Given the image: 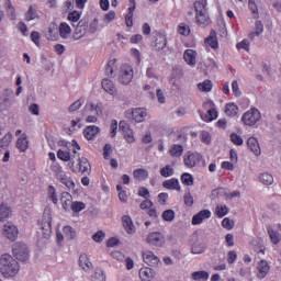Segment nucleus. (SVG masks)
<instances>
[{
	"mask_svg": "<svg viewBox=\"0 0 281 281\" xmlns=\"http://www.w3.org/2000/svg\"><path fill=\"white\" fill-rule=\"evenodd\" d=\"M19 271H21V266L12 255L3 254L0 257V273L3 278H16Z\"/></svg>",
	"mask_w": 281,
	"mask_h": 281,
	"instance_id": "f257e3e1",
	"label": "nucleus"
},
{
	"mask_svg": "<svg viewBox=\"0 0 281 281\" xmlns=\"http://www.w3.org/2000/svg\"><path fill=\"white\" fill-rule=\"evenodd\" d=\"M76 159H78L77 164L74 160L69 162V168L71 172H82V175H91V164H89V159L85 157L80 158V154H78V157H76Z\"/></svg>",
	"mask_w": 281,
	"mask_h": 281,
	"instance_id": "f03ea898",
	"label": "nucleus"
},
{
	"mask_svg": "<svg viewBox=\"0 0 281 281\" xmlns=\"http://www.w3.org/2000/svg\"><path fill=\"white\" fill-rule=\"evenodd\" d=\"M71 147L72 148L70 149V151L59 149L57 151L58 159H60L61 161H74V159L78 157V150H80V145L76 139H74L71 142Z\"/></svg>",
	"mask_w": 281,
	"mask_h": 281,
	"instance_id": "7ed1b4c3",
	"label": "nucleus"
},
{
	"mask_svg": "<svg viewBox=\"0 0 281 281\" xmlns=\"http://www.w3.org/2000/svg\"><path fill=\"white\" fill-rule=\"evenodd\" d=\"M12 251L14 258L20 262H26V260H30V250L27 249V245L16 243L13 245Z\"/></svg>",
	"mask_w": 281,
	"mask_h": 281,
	"instance_id": "20e7f679",
	"label": "nucleus"
},
{
	"mask_svg": "<svg viewBox=\"0 0 281 281\" xmlns=\"http://www.w3.org/2000/svg\"><path fill=\"white\" fill-rule=\"evenodd\" d=\"M260 110L252 108L248 110L246 113H244L241 120L246 126H254L255 124H258L260 122Z\"/></svg>",
	"mask_w": 281,
	"mask_h": 281,
	"instance_id": "39448f33",
	"label": "nucleus"
},
{
	"mask_svg": "<svg viewBox=\"0 0 281 281\" xmlns=\"http://www.w3.org/2000/svg\"><path fill=\"white\" fill-rule=\"evenodd\" d=\"M134 75L135 72L133 71V67L131 65H122L119 72V82H121V85H131Z\"/></svg>",
	"mask_w": 281,
	"mask_h": 281,
	"instance_id": "423d86ee",
	"label": "nucleus"
},
{
	"mask_svg": "<svg viewBox=\"0 0 281 281\" xmlns=\"http://www.w3.org/2000/svg\"><path fill=\"white\" fill-rule=\"evenodd\" d=\"M146 244L150 247H164L166 245V237L159 232H153L147 235Z\"/></svg>",
	"mask_w": 281,
	"mask_h": 281,
	"instance_id": "0eeeda50",
	"label": "nucleus"
},
{
	"mask_svg": "<svg viewBox=\"0 0 281 281\" xmlns=\"http://www.w3.org/2000/svg\"><path fill=\"white\" fill-rule=\"evenodd\" d=\"M120 131L123 133V137L127 144H135V132L131 128V125L125 121H121L119 124Z\"/></svg>",
	"mask_w": 281,
	"mask_h": 281,
	"instance_id": "6e6552de",
	"label": "nucleus"
},
{
	"mask_svg": "<svg viewBox=\"0 0 281 281\" xmlns=\"http://www.w3.org/2000/svg\"><path fill=\"white\" fill-rule=\"evenodd\" d=\"M87 30H89V19L83 18L75 26V41H80V38H82L87 34Z\"/></svg>",
	"mask_w": 281,
	"mask_h": 281,
	"instance_id": "1a4fd4ad",
	"label": "nucleus"
},
{
	"mask_svg": "<svg viewBox=\"0 0 281 281\" xmlns=\"http://www.w3.org/2000/svg\"><path fill=\"white\" fill-rule=\"evenodd\" d=\"M202 160L203 156L199 153H188L183 158L184 166H187V168H194L195 166H199Z\"/></svg>",
	"mask_w": 281,
	"mask_h": 281,
	"instance_id": "9d476101",
	"label": "nucleus"
},
{
	"mask_svg": "<svg viewBox=\"0 0 281 281\" xmlns=\"http://www.w3.org/2000/svg\"><path fill=\"white\" fill-rule=\"evenodd\" d=\"M41 233L44 238H49L52 236V215L45 211L44 217L42 220Z\"/></svg>",
	"mask_w": 281,
	"mask_h": 281,
	"instance_id": "9b49d317",
	"label": "nucleus"
},
{
	"mask_svg": "<svg viewBox=\"0 0 281 281\" xmlns=\"http://www.w3.org/2000/svg\"><path fill=\"white\" fill-rule=\"evenodd\" d=\"M143 260L145 265H148V267H159L161 265V260H159V257L155 255L151 250H146L143 252Z\"/></svg>",
	"mask_w": 281,
	"mask_h": 281,
	"instance_id": "f8f14e48",
	"label": "nucleus"
},
{
	"mask_svg": "<svg viewBox=\"0 0 281 281\" xmlns=\"http://www.w3.org/2000/svg\"><path fill=\"white\" fill-rule=\"evenodd\" d=\"M2 234L9 240H16V236H19V228L16 227V225H14L12 223H7L3 226Z\"/></svg>",
	"mask_w": 281,
	"mask_h": 281,
	"instance_id": "ddd939ff",
	"label": "nucleus"
},
{
	"mask_svg": "<svg viewBox=\"0 0 281 281\" xmlns=\"http://www.w3.org/2000/svg\"><path fill=\"white\" fill-rule=\"evenodd\" d=\"M130 115L132 116V120L134 122L139 124V123L144 122V120H146L148 112L144 108H135V109H132Z\"/></svg>",
	"mask_w": 281,
	"mask_h": 281,
	"instance_id": "4468645a",
	"label": "nucleus"
},
{
	"mask_svg": "<svg viewBox=\"0 0 281 281\" xmlns=\"http://www.w3.org/2000/svg\"><path fill=\"white\" fill-rule=\"evenodd\" d=\"M212 217L211 210H202L192 217V225H201L204 221Z\"/></svg>",
	"mask_w": 281,
	"mask_h": 281,
	"instance_id": "2eb2a0df",
	"label": "nucleus"
},
{
	"mask_svg": "<svg viewBox=\"0 0 281 281\" xmlns=\"http://www.w3.org/2000/svg\"><path fill=\"white\" fill-rule=\"evenodd\" d=\"M85 113H93L94 115H102L103 105L102 103L88 102L83 108Z\"/></svg>",
	"mask_w": 281,
	"mask_h": 281,
	"instance_id": "dca6fc26",
	"label": "nucleus"
},
{
	"mask_svg": "<svg viewBox=\"0 0 281 281\" xmlns=\"http://www.w3.org/2000/svg\"><path fill=\"white\" fill-rule=\"evenodd\" d=\"M258 274L257 278L259 280H265V278H267V274L269 273L271 267H269V262H267V260H261L258 266Z\"/></svg>",
	"mask_w": 281,
	"mask_h": 281,
	"instance_id": "f3484780",
	"label": "nucleus"
},
{
	"mask_svg": "<svg viewBox=\"0 0 281 281\" xmlns=\"http://www.w3.org/2000/svg\"><path fill=\"white\" fill-rule=\"evenodd\" d=\"M16 148L20 153H25L27 148H30V138H27V134L23 133L16 140Z\"/></svg>",
	"mask_w": 281,
	"mask_h": 281,
	"instance_id": "a211bd4d",
	"label": "nucleus"
},
{
	"mask_svg": "<svg viewBox=\"0 0 281 281\" xmlns=\"http://www.w3.org/2000/svg\"><path fill=\"white\" fill-rule=\"evenodd\" d=\"M57 180L63 183V186H65L66 188H68L69 190H75L76 189V182H74V179H71V177L69 175H67L66 172L61 173Z\"/></svg>",
	"mask_w": 281,
	"mask_h": 281,
	"instance_id": "6ab92c4d",
	"label": "nucleus"
},
{
	"mask_svg": "<svg viewBox=\"0 0 281 281\" xmlns=\"http://www.w3.org/2000/svg\"><path fill=\"white\" fill-rule=\"evenodd\" d=\"M162 188H166V190H177V192L181 191V184L179 183V179L177 178L165 180L162 182Z\"/></svg>",
	"mask_w": 281,
	"mask_h": 281,
	"instance_id": "aec40b11",
	"label": "nucleus"
},
{
	"mask_svg": "<svg viewBox=\"0 0 281 281\" xmlns=\"http://www.w3.org/2000/svg\"><path fill=\"white\" fill-rule=\"evenodd\" d=\"M247 146L256 155V157H259L261 155L260 144L258 143V138L250 137L247 140Z\"/></svg>",
	"mask_w": 281,
	"mask_h": 281,
	"instance_id": "412c9836",
	"label": "nucleus"
},
{
	"mask_svg": "<svg viewBox=\"0 0 281 281\" xmlns=\"http://www.w3.org/2000/svg\"><path fill=\"white\" fill-rule=\"evenodd\" d=\"M166 45H168V40L166 38V35L158 34L154 43L156 52H161V49H166Z\"/></svg>",
	"mask_w": 281,
	"mask_h": 281,
	"instance_id": "4be33fe9",
	"label": "nucleus"
},
{
	"mask_svg": "<svg viewBox=\"0 0 281 281\" xmlns=\"http://www.w3.org/2000/svg\"><path fill=\"white\" fill-rule=\"evenodd\" d=\"M130 8H128V13L125 16V23L127 27H133V16L135 14V8H136V2L135 0H130Z\"/></svg>",
	"mask_w": 281,
	"mask_h": 281,
	"instance_id": "5701e85b",
	"label": "nucleus"
},
{
	"mask_svg": "<svg viewBox=\"0 0 281 281\" xmlns=\"http://www.w3.org/2000/svg\"><path fill=\"white\" fill-rule=\"evenodd\" d=\"M79 267L83 271H91V269H93V263H91L87 254H81L80 255V257H79Z\"/></svg>",
	"mask_w": 281,
	"mask_h": 281,
	"instance_id": "b1692460",
	"label": "nucleus"
},
{
	"mask_svg": "<svg viewBox=\"0 0 281 281\" xmlns=\"http://www.w3.org/2000/svg\"><path fill=\"white\" fill-rule=\"evenodd\" d=\"M183 58H184L187 65H190L191 67H194V65H196V50L187 49L184 52Z\"/></svg>",
	"mask_w": 281,
	"mask_h": 281,
	"instance_id": "393cba45",
	"label": "nucleus"
},
{
	"mask_svg": "<svg viewBox=\"0 0 281 281\" xmlns=\"http://www.w3.org/2000/svg\"><path fill=\"white\" fill-rule=\"evenodd\" d=\"M98 133H100V127L95 125H89L85 128L83 136L86 139L91 140L95 137V135H98Z\"/></svg>",
	"mask_w": 281,
	"mask_h": 281,
	"instance_id": "a878e982",
	"label": "nucleus"
},
{
	"mask_svg": "<svg viewBox=\"0 0 281 281\" xmlns=\"http://www.w3.org/2000/svg\"><path fill=\"white\" fill-rule=\"evenodd\" d=\"M123 227L127 234H135V225L133 224V220L128 215H124L122 217Z\"/></svg>",
	"mask_w": 281,
	"mask_h": 281,
	"instance_id": "bb28decb",
	"label": "nucleus"
},
{
	"mask_svg": "<svg viewBox=\"0 0 281 281\" xmlns=\"http://www.w3.org/2000/svg\"><path fill=\"white\" fill-rule=\"evenodd\" d=\"M196 23L200 27H207L210 24V14L206 13H195Z\"/></svg>",
	"mask_w": 281,
	"mask_h": 281,
	"instance_id": "cd10ccee",
	"label": "nucleus"
},
{
	"mask_svg": "<svg viewBox=\"0 0 281 281\" xmlns=\"http://www.w3.org/2000/svg\"><path fill=\"white\" fill-rule=\"evenodd\" d=\"M139 278L142 281H153V278H155V272L151 268H142L139 270Z\"/></svg>",
	"mask_w": 281,
	"mask_h": 281,
	"instance_id": "c85d7f7f",
	"label": "nucleus"
},
{
	"mask_svg": "<svg viewBox=\"0 0 281 281\" xmlns=\"http://www.w3.org/2000/svg\"><path fill=\"white\" fill-rule=\"evenodd\" d=\"M36 19H41L38 15V11L36 10V7L30 5L29 10L25 13V21H36Z\"/></svg>",
	"mask_w": 281,
	"mask_h": 281,
	"instance_id": "c756f323",
	"label": "nucleus"
},
{
	"mask_svg": "<svg viewBox=\"0 0 281 281\" xmlns=\"http://www.w3.org/2000/svg\"><path fill=\"white\" fill-rule=\"evenodd\" d=\"M195 14L207 13V0H198L194 2Z\"/></svg>",
	"mask_w": 281,
	"mask_h": 281,
	"instance_id": "7c9ffc66",
	"label": "nucleus"
},
{
	"mask_svg": "<svg viewBox=\"0 0 281 281\" xmlns=\"http://www.w3.org/2000/svg\"><path fill=\"white\" fill-rule=\"evenodd\" d=\"M206 45H210L212 49H218V38L216 37V31H211L210 36L205 38Z\"/></svg>",
	"mask_w": 281,
	"mask_h": 281,
	"instance_id": "2f4dec72",
	"label": "nucleus"
},
{
	"mask_svg": "<svg viewBox=\"0 0 281 281\" xmlns=\"http://www.w3.org/2000/svg\"><path fill=\"white\" fill-rule=\"evenodd\" d=\"M102 88L110 95H115V93H116L115 86L113 85V81L111 79H103L102 80Z\"/></svg>",
	"mask_w": 281,
	"mask_h": 281,
	"instance_id": "473e14b6",
	"label": "nucleus"
},
{
	"mask_svg": "<svg viewBox=\"0 0 281 281\" xmlns=\"http://www.w3.org/2000/svg\"><path fill=\"white\" fill-rule=\"evenodd\" d=\"M265 32V24L261 21L255 22V32L249 33L248 37L254 41L255 36H260Z\"/></svg>",
	"mask_w": 281,
	"mask_h": 281,
	"instance_id": "72a5a7b5",
	"label": "nucleus"
},
{
	"mask_svg": "<svg viewBox=\"0 0 281 281\" xmlns=\"http://www.w3.org/2000/svg\"><path fill=\"white\" fill-rule=\"evenodd\" d=\"M60 201H61V205L65 210H69V207H71V204L74 202V198L70 195L69 192H64L61 193V198H60Z\"/></svg>",
	"mask_w": 281,
	"mask_h": 281,
	"instance_id": "f704fd0d",
	"label": "nucleus"
},
{
	"mask_svg": "<svg viewBox=\"0 0 281 281\" xmlns=\"http://www.w3.org/2000/svg\"><path fill=\"white\" fill-rule=\"evenodd\" d=\"M259 181L262 186H273V176L269 172H261L259 175Z\"/></svg>",
	"mask_w": 281,
	"mask_h": 281,
	"instance_id": "c9c22d12",
	"label": "nucleus"
},
{
	"mask_svg": "<svg viewBox=\"0 0 281 281\" xmlns=\"http://www.w3.org/2000/svg\"><path fill=\"white\" fill-rule=\"evenodd\" d=\"M71 34V26L67 24V22H61L59 24V36L63 38H69V35Z\"/></svg>",
	"mask_w": 281,
	"mask_h": 281,
	"instance_id": "e433bc0d",
	"label": "nucleus"
},
{
	"mask_svg": "<svg viewBox=\"0 0 281 281\" xmlns=\"http://www.w3.org/2000/svg\"><path fill=\"white\" fill-rule=\"evenodd\" d=\"M217 117H218V112H216V109H210L207 113L201 115V119L204 122H213V120H216Z\"/></svg>",
	"mask_w": 281,
	"mask_h": 281,
	"instance_id": "4c0bfd02",
	"label": "nucleus"
},
{
	"mask_svg": "<svg viewBox=\"0 0 281 281\" xmlns=\"http://www.w3.org/2000/svg\"><path fill=\"white\" fill-rule=\"evenodd\" d=\"M191 278L194 281L210 280V273L205 270L195 271L191 274Z\"/></svg>",
	"mask_w": 281,
	"mask_h": 281,
	"instance_id": "58836bf2",
	"label": "nucleus"
},
{
	"mask_svg": "<svg viewBox=\"0 0 281 281\" xmlns=\"http://www.w3.org/2000/svg\"><path fill=\"white\" fill-rule=\"evenodd\" d=\"M225 114L228 117H234L238 114V105H236V103H227L225 106Z\"/></svg>",
	"mask_w": 281,
	"mask_h": 281,
	"instance_id": "ea45409f",
	"label": "nucleus"
},
{
	"mask_svg": "<svg viewBox=\"0 0 281 281\" xmlns=\"http://www.w3.org/2000/svg\"><path fill=\"white\" fill-rule=\"evenodd\" d=\"M227 214H229V207H227V205L218 204L215 207V215L217 216V218H223V216H227Z\"/></svg>",
	"mask_w": 281,
	"mask_h": 281,
	"instance_id": "a19ab883",
	"label": "nucleus"
},
{
	"mask_svg": "<svg viewBox=\"0 0 281 281\" xmlns=\"http://www.w3.org/2000/svg\"><path fill=\"white\" fill-rule=\"evenodd\" d=\"M5 5H7V14L10 21H16V10L14 9V5H12V2L10 0H7Z\"/></svg>",
	"mask_w": 281,
	"mask_h": 281,
	"instance_id": "79ce46f5",
	"label": "nucleus"
},
{
	"mask_svg": "<svg viewBox=\"0 0 281 281\" xmlns=\"http://www.w3.org/2000/svg\"><path fill=\"white\" fill-rule=\"evenodd\" d=\"M169 155L171 157H181V155H183V147L179 144L171 145L169 149Z\"/></svg>",
	"mask_w": 281,
	"mask_h": 281,
	"instance_id": "37998d69",
	"label": "nucleus"
},
{
	"mask_svg": "<svg viewBox=\"0 0 281 281\" xmlns=\"http://www.w3.org/2000/svg\"><path fill=\"white\" fill-rule=\"evenodd\" d=\"M133 175L138 181H146L148 179V170L146 169H135Z\"/></svg>",
	"mask_w": 281,
	"mask_h": 281,
	"instance_id": "c03bdc74",
	"label": "nucleus"
},
{
	"mask_svg": "<svg viewBox=\"0 0 281 281\" xmlns=\"http://www.w3.org/2000/svg\"><path fill=\"white\" fill-rule=\"evenodd\" d=\"M268 234H269L271 243L273 245H278V243H280L281 236H280V233L278 231H273V228L269 227L268 228Z\"/></svg>",
	"mask_w": 281,
	"mask_h": 281,
	"instance_id": "a18cd8bd",
	"label": "nucleus"
},
{
	"mask_svg": "<svg viewBox=\"0 0 281 281\" xmlns=\"http://www.w3.org/2000/svg\"><path fill=\"white\" fill-rule=\"evenodd\" d=\"M10 214H12V211L10 210L8 204H1L0 205V221L9 218Z\"/></svg>",
	"mask_w": 281,
	"mask_h": 281,
	"instance_id": "49530a36",
	"label": "nucleus"
},
{
	"mask_svg": "<svg viewBox=\"0 0 281 281\" xmlns=\"http://www.w3.org/2000/svg\"><path fill=\"white\" fill-rule=\"evenodd\" d=\"M212 87H213L212 81L207 79L198 85V89L205 93H210V91H212Z\"/></svg>",
	"mask_w": 281,
	"mask_h": 281,
	"instance_id": "de8ad7c7",
	"label": "nucleus"
},
{
	"mask_svg": "<svg viewBox=\"0 0 281 281\" xmlns=\"http://www.w3.org/2000/svg\"><path fill=\"white\" fill-rule=\"evenodd\" d=\"M64 232V236H66V238H68V240H74V238H76L77 234H76V229L71 226H65L63 228Z\"/></svg>",
	"mask_w": 281,
	"mask_h": 281,
	"instance_id": "09e8293b",
	"label": "nucleus"
},
{
	"mask_svg": "<svg viewBox=\"0 0 281 281\" xmlns=\"http://www.w3.org/2000/svg\"><path fill=\"white\" fill-rule=\"evenodd\" d=\"M92 281H106V274L104 273V270L100 268L97 269L92 276Z\"/></svg>",
	"mask_w": 281,
	"mask_h": 281,
	"instance_id": "8fccbe9b",
	"label": "nucleus"
},
{
	"mask_svg": "<svg viewBox=\"0 0 281 281\" xmlns=\"http://www.w3.org/2000/svg\"><path fill=\"white\" fill-rule=\"evenodd\" d=\"M160 175L165 178L172 177V175H175V169L172 168V166L167 165L160 169Z\"/></svg>",
	"mask_w": 281,
	"mask_h": 281,
	"instance_id": "3c124183",
	"label": "nucleus"
},
{
	"mask_svg": "<svg viewBox=\"0 0 281 281\" xmlns=\"http://www.w3.org/2000/svg\"><path fill=\"white\" fill-rule=\"evenodd\" d=\"M181 181L184 186H194V177L188 172L182 173Z\"/></svg>",
	"mask_w": 281,
	"mask_h": 281,
	"instance_id": "603ef678",
	"label": "nucleus"
},
{
	"mask_svg": "<svg viewBox=\"0 0 281 281\" xmlns=\"http://www.w3.org/2000/svg\"><path fill=\"white\" fill-rule=\"evenodd\" d=\"M52 172L55 173L56 179H58L65 171L63 170V167L58 165V162H53L50 165Z\"/></svg>",
	"mask_w": 281,
	"mask_h": 281,
	"instance_id": "864d4df0",
	"label": "nucleus"
},
{
	"mask_svg": "<svg viewBox=\"0 0 281 281\" xmlns=\"http://www.w3.org/2000/svg\"><path fill=\"white\" fill-rule=\"evenodd\" d=\"M80 12L78 11H72L68 14V21H70V23H72V27H76L75 23H78V21H80Z\"/></svg>",
	"mask_w": 281,
	"mask_h": 281,
	"instance_id": "5fc2aeb1",
	"label": "nucleus"
},
{
	"mask_svg": "<svg viewBox=\"0 0 281 281\" xmlns=\"http://www.w3.org/2000/svg\"><path fill=\"white\" fill-rule=\"evenodd\" d=\"M205 252V245L203 244H193L191 247V254L199 255Z\"/></svg>",
	"mask_w": 281,
	"mask_h": 281,
	"instance_id": "6e6d98bb",
	"label": "nucleus"
},
{
	"mask_svg": "<svg viewBox=\"0 0 281 281\" xmlns=\"http://www.w3.org/2000/svg\"><path fill=\"white\" fill-rule=\"evenodd\" d=\"M104 238H106V233L103 231H98L92 235V240H94V243H102Z\"/></svg>",
	"mask_w": 281,
	"mask_h": 281,
	"instance_id": "4d7b16f0",
	"label": "nucleus"
},
{
	"mask_svg": "<svg viewBox=\"0 0 281 281\" xmlns=\"http://www.w3.org/2000/svg\"><path fill=\"white\" fill-rule=\"evenodd\" d=\"M183 201L187 207H192V205H194V198L192 196V193H190V191L184 193Z\"/></svg>",
	"mask_w": 281,
	"mask_h": 281,
	"instance_id": "13d9d810",
	"label": "nucleus"
},
{
	"mask_svg": "<svg viewBox=\"0 0 281 281\" xmlns=\"http://www.w3.org/2000/svg\"><path fill=\"white\" fill-rule=\"evenodd\" d=\"M48 198L55 205L58 203V196H56V188L54 186L48 187Z\"/></svg>",
	"mask_w": 281,
	"mask_h": 281,
	"instance_id": "bf43d9fd",
	"label": "nucleus"
},
{
	"mask_svg": "<svg viewBox=\"0 0 281 281\" xmlns=\"http://www.w3.org/2000/svg\"><path fill=\"white\" fill-rule=\"evenodd\" d=\"M162 218L168 223H172L175 221V212L172 210H166L162 212Z\"/></svg>",
	"mask_w": 281,
	"mask_h": 281,
	"instance_id": "052dcab7",
	"label": "nucleus"
},
{
	"mask_svg": "<svg viewBox=\"0 0 281 281\" xmlns=\"http://www.w3.org/2000/svg\"><path fill=\"white\" fill-rule=\"evenodd\" d=\"M231 142H233V144H235V146H243L244 144V139L240 135L233 133L231 134Z\"/></svg>",
	"mask_w": 281,
	"mask_h": 281,
	"instance_id": "680f3d73",
	"label": "nucleus"
},
{
	"mask_svg": "<svg viewBox=\"0 0 281 281\" xmlns=\"http://www.w3.org/2000/svg\"><path fill=\"white\" fill-rule=\"evenodd\" d=\"M71 210L72 212H82V210H85V207H87V205L85 204V202H72L71 203Z\"/></svg>",
	"mask_w": 281,
	"mask_h": 281,
	"instance_id": "e2e57ef3",
	"label": "nucleus"
},
{
	"mask_svg": "<svg viewBox=\"0 0 281 281\" xmlns=\"http://www.w3.org/2000/svg\"><path fill=\"white\" fill-rule=\"evenodd\" d=\"M12 142V134L8 133L3 136V138L0 140V148H5V146H10V143Z\"/></svg>",
	"mask_w": 281,
	"mask_h": 281,
	"instance_id": "0e129e2a",
	"label": "nucleus"
},
{
	"mask_svg": "<svg viewBox=\"0 0 281 281\" xmlns=\"http://www.w3.org/2000/svg\"><path fill=\"white\" fill-rule=\"evenodd\" d=\"M115 16H116L115 11H110V12L105 13V15L103 18V23L109 25V23L115 21Z\"/></svg>",
	"mask_w": 281,
	"mask_h": 281,
	"instance_id": "69168bd1",
	"label": "nucleus"
},
{
	"mask_svg": "<svg viewBox=\"0 0 281 281\" xmlns=\"http://www.w3.org/2000/svg\"><path fill=\"white\" fill-rule=\"evenodd\" d=\"M178 32L179 34H181L182 36H190V26L181 23L179 26H178Z\"/></svg>",
	"mask_w": 281,
	"mask_h": 281,
	"instance_id": "338daca9",
	"label": "nucleus"
},
{
	"mask_svg": "<svg viewBox=\"0 0 281 281\" xmlns=\"http://www.w3.org/2000/svg\"><path fill=\"white\" fill-rule=\"evenodd\" d=\"M222 227H224V229H234V221H232L229 217H225L222 221Z\"/></svg>",
	"mask_w": 281,
	"mask_h": 281,
	"instance_id": "774afa93",
	"label": "nucleus"
}]
</instances>
